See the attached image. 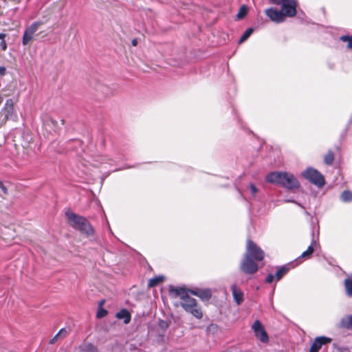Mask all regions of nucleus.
<instances>
[{"instance_id":"17","label":"nucleus","mask_w":352,"mask_h":352,"mask_svg":"<svg viewBox=\"0 0 352 352\" xmlns=\"http://www.w3.org/2000/svg\"><path fill=\"white\" fill-rule=\"evenodd\" d=\"M163 280H164V276H162L154 277L153 278H151L148 280V287H155L156 285H157L159 283H160Z\"/></svg>"},{"instance_id":"35","label":"nucleus","mask_w":352,"mask_h":352,"mask_svg":"<svg viewBox=\"0 0 352 352\" xmlns=\"http://www.w3.org/2000/svg\"><path fill=\"white\" fill-rule=\"evenodd\" d=\"M6 36V34L0 33V40H1V41H4Z\"/></svg>"},{"instance_id":"10","label":"nucleus","mask_w":352,"mask_h":352,"mask_svg":"<svg viewBox=\"0 0 352 352\" xmlns=\"http://www.w3.org/2000/svg\"><path fill=\"white\" fill-rule=\"evenodd\" d=\"M42 23H43L41 21H36L26 28L22 38V43L23 45H27L30 41H32L34 34L38 30V28L41 25H42Z\"/></svg>"},{"instance_id":"41","label":"nucleus","mask_w":352,"mask_h":352,"mask_svg":"<svg viewBox=\"0 0 352 352\" xmlns=\"http://www.w3.org/2000/svg\"><path fill=\"white\" fill-rule=\"evenodd\" d=\"M1 103V98L0 97V104Z\"/></svg>"},{"instance_id":"13","label":"nucleus","mask_w":352,"mask_h":352,"mask_svg":"<svg viewBox=\"0 0 352 352\" xmlns=\"http://www.w3.org/2000/svg\"><path fill=\"white\" fill-rule=\"evenodd\" d=\"M231 290L232 292V296H233L234 302L237 305L241 304L244 300L243 293L241 292V290H240L239 289L237 288L236 285H232L231 286Z\"/></svg>"},{"instance_id":"9","label":"nucleus","mask_w":352,"mask_h":352,"mask_svg":"<svg viewBox=\"0 0 352 352\" xmlns=\"http://www.w3.org/2000/svg\"><path fill=\"white\" fill-rule=\"evenodd\" d=\"M286 10L281 8V10H278L276 8H270L265 10V14L273 22L280 23L283 22L285 20V17L289 16L286 14Z\"/></svg>"},{"instance_id":"34","label":"nucleus","mask_w":352,"mask_h":352,"mask_svg":"<svg viewBox=\"0 0 352 352\" xmlns=\"http://www.w3.org/2000/svg\"><path fill=\"white\" fill-rule=\"evenodd\" d=\"M0 46L1 47V48H2V50H3V51L6 50V49H7V44H6V41H5V40H4V41H1V43H0Z\"/></svg>"},{"instance_id":"36","label":"nucleus","mask_w":352,"mask_h":352,"mask_svg":"<svg viewBox=\"0 0 352 352\" xmlns=\"http://www.w3.org/2000/svg\"><path fill=\"white\" fill-rule=\"evenodd\" d=\"M6 71V68L3 67H0V74H4Z\"/></svg>"},{"instance_id":"2","label":"nucleus","mask_w":352,"mask_h":352,"mask_svg":"<svg viewBox=\"0 0 352 352\" xmlns=\"http://www.w3.org/2000/svg\"><path fill=\"white\" fill-rule=\"evenodd\" d=\"M266 181L291 190L298 189L300 186L299 182L293 174L283 171L270 173L266 176Z\"/></svg>"},{"instance_id":"38","label":"nucleus","mask_w":352,"mask_h":352,"mask_svg":"<svg viewBox=\"0 0 352 352\" xmlns=\"http://www.w3.org/2000/svg\"><path fill=\"white\" fill-rule=\"evenodd\" d=\"M50 122H51V123H52V124H56V121H55V120H52Z\"/></svg>"},{"instance_id":"30","label":"nucleus","mask_w":352,"mask_h":352,"mask_svg":"<svg viewBox=\"0 0 352 352\" xmlns=\"http://www.w3.org/2000/svg\"><path fill=\"white\" fill-rule=\"evenodd\" d=\"M58 333L60 336V338H65V336H67L68 332L65 328H63L58 332Z\"/></svg>"},{"instance_id":"4","label":"nucleus","mask_w":352,"mask_h":352,"mask_svg":"<svg viewBox=\"0 0 352 352\" xmlns=\"http://www.w3.org/2000/svg\"><path fill=\"white\" fill-rule=\"evenodd\" d=\"M302 176L318 187H322L325 184L322 175L313 168H307L302 173Z\"/></svg>"},{"instance_id":"18","label":"nucleus","mask_w":352,"mask_h":352,"mask_svg":"<svg viewBox=\"0 0 352 352\" xmlns=\"http://www.w3.org/2000/svg\"><path fill=\"white\" fill-rule=\"evenodd\" d=\"M289 270V268L286 266H283L280 269L277 270V272L275 274V277L277 280H279L282 278V277L287 273Z\"/></svg>"},{"instance_id":"5","label":"nucleus","mask_w":352,"mask_h":352,"mask_svg":"<svg viewBox=\"0 0 352 352\" xmlns=\"http://www.w3.org/2000/svg\"><path fill=\"white\" fill-rule=\"evenodd\" d=\"M16 115L14 112V102L12 99H8L4 107L0 111V125L4 124L8 120L16 119Z\"/></svg>"},{"instance_id":"27","label":"nucleus","mask_w":352,"mask_h":352,"mask_svg":"<svg viewBox=\"0 0 352 352\" xmlns=\"http://www.w3.org/2000/svg\"><path fill=\"white\" fill-rule=\"evenodd\" d=\"M85 349L87 351L89 352H95L97 351L96 347L92 344H87L85 345Z\"/></svg>"},{"instance_id":"15","label":"nucleus","mask_w":352,"mask_h":352,"mask_svg":"<svg viewBox=\"0 0 352 352\" xmlns=\"http://www.w3.org/2000/svg\"><path fill=\"white\" fill-rule=\"evenodd\" d=\"M116 317L118 319H122L125 324H128L131 321V314L126 309H121L119 312L116 314Z\"/></svg>"},{"instance_id":"11","label":"nucleus","mask_w":352,"mask_h":352,"mask_svg":"<svg viewBox=\"0 0 352 352\" xmlns=\"http://www.w3.org/2000/svg\"><path fill=\"white\" fill-rule=\"evenodd\" d=\"M252 329L254 331L256 338L261 342L263 343L268 342L269 338L267 333L259 320H257L253 323Z\"/></svg>"},{"instance_id":"14","label":"nucleus","mask_w":352,"mask_h":352,"mask_svg":"<svg viewBox=\"0 0 352 352\" xmlns=\"http://www.w3.org/2000/svg\"><path fill=\"white\" fill-rule=\"evenodd\" d=\"M319 246L318 243L316 240L314 239L311 241V245L308 247L307 250L303 252L301 254L302 258H308L313 254L314 250Z\"/></svg>"},{"instance_id":"12","label":"nucleus","mask_w":352,"mask_h":352,"mask_svg":"<svg viewBox=\"0 0 352 352\" xmlns=\"http://www.w3.org/2000/svg\"><path fill=\"white\" fill-rule=\"evenodd\" d=\"M331 341V338L325 336L318 337L312 343L309 352H318L323 344L329 343Z\"/></svg>"},{"instance_id":"3","label":"nucleus","mask_w":352,"mask_h":352,"mask_svg":"<svg viewBox=\"0 0 352 352\" xmlns=\"http://www.w3.org/2000/svg\"><path fill=\"white\" fill-rule=\"evenodd\" d=\"M65 216L68 219V223L69 226L75 230L80 231L82 234H84L87 236L94 234V228L84 217L78 215L72 211L66 212Z\"/></svg>"},{"instance_id":"23","label":"nucleus","mask_w":352,"mask_h":352,"mask_svg":"<svg viewBox=\"0 0 352 352\" xmlns=\"http://www.w3.org/2000/svg\"><path fill=\"white\" fill-rule=\"evenodd\" d=\"M247 13L248 8L245 6H243L240 8L236 16L239 19H242L247 14Z\"/></svg>"},{"instance_id":"16","label":"nucleus","mask_w":352,"mask_h":352,"mask_svg":"<svg viewBox=\"0 0 352 352\" xmlns=\"http://www.w3.org/2000/svg\"><path fill=\"white\" fill-rule=\"evenodd\" d=\"M344 285L346 296L349 297H352V279H345Z\"/></svg>"},{"instance_id":"20","label":"nucleus","mask_w":352,"mask_h":352,"mask_svg":"<svg viewBox=\"0 0 352 352\" xmlns=\"http://www.w3.org/2000/svg\"><path fill=\"white\" fill-rule=\"evenodd\" d=\"M253 31H254L253 28H248L244 32L243 35L241 36V38L239 41V43H242L245 41H246L250 36V35L252 34Z\"/></svg>"},{"instance_id":"19","label":"nucleus","mask_w":352,"mask_h":352,"mask_svg":"<svg viewBox=\"0 0 352 352\" xmlns=\"http://www.w3.org/2000/svg\"><path fill=\"white\" fill-rule=\"evenodd\" d=\"M211 292L209 289L200 290L198 293V297L202 300H208L211 298Z\"/></svg>"},{"instance_id":"25","label":"nucleus","mask_w":352,"mask_h":352,"mask_svg":"<svg viewBox=\"0 0 352 352\" xmlns=\"http://www.w3.org/2000/svg\"><path fill=\"white\" fill-rule=\"evenodd\" d=\"M107 314V311L105 309H104L102 308H100L97 312V318H103Z\"/></svg>"},{"instance_id":"6","label":"nucleus","mask_w":352,"mask_h":352,"mask_svg":"<svg viewBox=\"0 0 352 352\" xmlns=\"http://www.w3.org/2000/svg\"><path fill=\"white\" fill-rule=\"evenodd\" d=\"M245 254L254 261H261L264 258V252L250 239L247 241L246 252Z\"/></svg>"},{"instance_id":"40","label":"nucleus","mask_w":352,"mask_h":352,"mask_svg":"<svg viewBox=\"0 0 352 352\" xmlns=\"http://www.w3.org/2000/svg\"><path fill=\"white\" fill-rule=\"evenodd\" d=\"M61 122H62V124H63L64 123V120H61Z\"/></svg>"},{"instance_id":"7","label":"nucleus","mask_w":352,"mask_h":352,"mask_svg":"<svg viewBox=\"0 0 352 352\" xmlns=\"http://www.w3.org/2000/svg\"><path fill=\"white\" fill-rule=\"evenodd\" d=\"M272 4L280 6L281 8L286 10V14L289 17H293L296 14L297 2L295 0H269Z\"/></svg>"},{"instance_id":"33","label":"nucleus","mask_w":352,"mask_h":352,"mask_svg":"<svg viewBox=\"0 0 352 352\" xmlns=\"http://www.w3.org/2000/svg\"><path fill=\"white\" fill-rule=\"evenodd\" d=\"M199 289H195V290H192V289H188L187 292H188V294H189V293L193 294V295H195L197 296H198V293H199Z\"/></svg>"},{"instance_id":"39","label":"nucleus","mask_w":352,"mask_h":352,"mask_svg":"<svg viewBox=\"0 0 352 352\" xmlns=\"http://www.w3.org/2000/svg\"><path fill=\"white\" fill-rule=\"evenodd\" d=\"M104 302V300L101 301V302H100V306H102V305H103Z\"/></svg>"},{"instance_id":"28","label":"nucleus","mask_w":352,"mask_h":352,"mask_svg":"<svg viewBox=\"0 0 352 352\" xmlns=\"http://www.w3.org/2000/svg\"><path fill=\"white\" fill-rule=\"evenodd\" d=\"M344 326L347 328L352 329V315L347 317Z\"/></svg>"},{"instance_id":"1","label":"nucleus","mask_w":352,"mask_h":352,"mask_svg":"<svg viewBox=\"0 0 352 352\" xmlns=\"http://www.w3.org/2000/svg\"><path fill=\"white\" fill-rule=\"evenodd\" d=\"M169 294L173 297L180 298L182 300L180 302L181 306L186 311L190 312L198 319L202 318L203 314L201 308L197 305L196 300L188 294V292L186 288L170 286Z\"/></svg>"},{"instance_id":"29","label":"nucleus","mask_w":352,"mask_h":352,"mask_svg":"<svg viewBox=\"0 0 352 352\" xmlns=\"http://www.w3.org/2000/svg\"><path fill=\"white\" fill-rule=\"evenodd\" d=\"M250 189L251 190L252 195L253 196H255L256 194L258 192V190H257L256 187L253 184H250Z\"/></svg>"},{"instance_id":"21","label":"nucleus","mask_w":352,"mask_h":352,"mask_svg":"<svg viewBox=\"0 0 352 352\" xmlns=\"http://www.w3.org/2000/svg\"><path fill=\"white\" fill-rule=\"evenodd\" d=\"M340 199L344 202L352 201V192L349 190H344L340 195Z\"/></svg>"},{"instance_id":"26","label":"nucleus","mask_w":352,"mask_h":352,"mask_svg":"<svg viewBox=\"0 0 352 352\" xmlns=\"http://www.w3.org/2000/svg\"><path fill=\"white\" fill-rule=\"evenodd\" d=\"M0 189L3 195L8 194V190L5 184L0 181Z\"/></svg>"},{"instance_id":"31","label":"nucleus","mask_w":352,"mask_h":352,"mask_svg":"<svg viewBox=\"0 0 352 352\" xmlns=\"http://www.w3.org/2000/svg\"><path fill=\"white\" fill-rule=\"evenodd\" d=\"M274 276L270 274H268V276L266 278V282L267 283H271L274 280Z\"/></svg>"},{"instance_id":"32","label":"nucleus","mask_w":352,"mask_h":352,"mask_svg":"<svg viewBox=\"0 0 352 352\" xmlns=\"http://www.w3.org/2000/svg\"><path fill=\"white\" fill-rule=\"evenodd\" d=\"M59 338H60V336L58 335V333H57L54 336V338L50 340V344H54V343L57 341V340H58Z\"/></svg>"},{"instance_id":"8","label":"nucleus","mask_w":352,"mask_h":352,"mask_svg":"<svg viewBox=\"0 0 352 352\" xmlns=\"http://www.w3.org/2000/svg\"><path fill=\"white\" fill-rule=\"evenodd\" d=\"M256 261L244 254L243 259L240 265L241 270L247 274H254L258 269Z\"/></svg>"},{"instance_id":"37","label":"nucleus","mask_w":352,"mask_h":352,"mask_svg":"<svg viewBox=\"0 0 352 352\" xmlns=\"http://www.w3.org/2000/svg\"><path fill=\"white\" fill-rule=\"evenodd\" d=\"M131 43H132V45H133V46H136V45H138V41H137V39H135H135L132 40Z\"/></svg>"},{"instance_id":"24","label":"nucleus","mask_w":352,"mask_h":352,"mask_svg":"<svg viewBox=\"0 0 352 352\" xmlns=\"http://www.w3.org/2000/svg\"><path fill=\"white\" fill-rule=\"evenodd\" d=\"M340 40L344 42H347V48L352 49V36H342L340 37Z\"/></svg>"},{"instance_id":"22","label":"nucleus","mask_w":352,"mask_h":352,"mask_svg":"<svg viewBox=\"0 0 352 352\" xmlns=\"http://www.w3.org/2000/svg\"><path fill=\"white\" fill-rule=\"evenodd\" d=\"M324 163L327 165L332 164L334 160V154L332 151H329L328 153L324 156Z\"/></svg>"}]
</instances>
